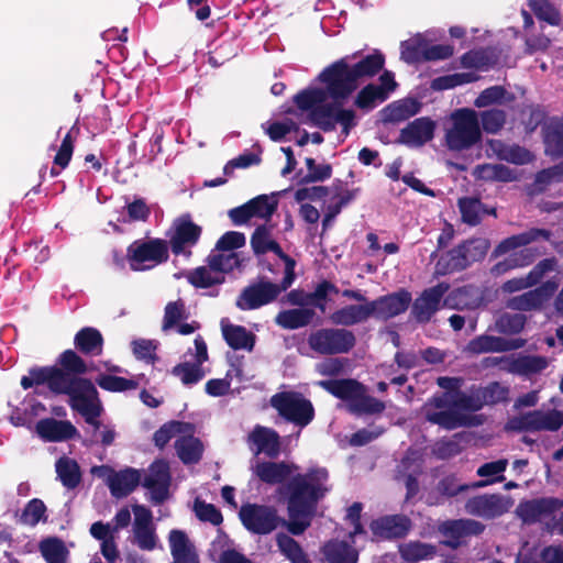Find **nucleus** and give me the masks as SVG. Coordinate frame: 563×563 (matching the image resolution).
<instances>
[{"instance_id":"f257e3e1","label":"nucleus","mask_w":563,"mask_h":563,"mask_svg":"<svg viewBox=\"0 0 563 563\" xmlns=\"http://www.w3.org/2000/svg\"><path fill=\"white\" fill-rule=\"evenodd\" d=\"M324 467L310 468L292 476L280 489L287 497L289 520L279 517L274 506L244 504L239 510L243 527L253 534L266 536L284 527L292 536H301L311 525L317 505L330 490Z\"/></svg>"},{"instance_id":"f03ea898","label":"nucleus","mask_w":563,"mask_h":563,"mask_svg":"<svg viewBox=\"0 0 563 563\" xmlns=\"http://www.w3.org/2000/svg\"><path fill=\"white\" fill-rule=\"evenodd\" d=\"M384 64L385 57L379 52L366 55L355 64H350V57L345 56L325 67L318 79L327 86L332 100H346L358 88L360 81L377 75Z\"/></svg>"},{"instance_id":"7ed1b4c3","label":"nucleus","mask_w":563,"mask_h":563,"mask_svg":"<svg viewBox=\"0 0 563 563\" xmlns=\"http://www.w3.org/2000/svg\"><path fill=\"white\" fill-rule=\"evenodd\" d=\"M482 402L476 387L468 391L441 393L434 395L424 407L428 422L445 430H454L471 424L468 412L479 411Z\"/></svg>"},{"instance_id":"20e7f679","label":"nucleus","mask_w":563,"mask_h":563,"mask_svg":"<svg viewBox=\"0 0 563 563\" xmlns=\"http://www.w3.org/2000/svg\"><path fill=\"white\" fill-rule=\"evenodd\" d=\"M450 126L445 130V145L450 151L470 150L482 141L478 112L471 108H459L449 117Z\"/></svg>"},{"instance_id":"39448f33","label":"nucleus","mask_w":563,"mask_h":563,"mask_svg":"<svg viewBox=\"0 0 563 563\" xmlns=\"http://www.w3.org/2000/svg\"><path fill=\"white\" fill-rule=\"evenodd\" d=\"M271 406L287 422L299 427H307L314 418L312 402L297 391L277 393L271 398Z\"/></svg>"},{"instance_id":"423d86ee","label":"nucleus","mask_w":563,"mask_h":563,"mask_svg":"<svg viewBox=\"0 0 563 563\" xmlns=\"http://www.w3.org/2000/svg\"><path fill=\"white\" fill-rule=\"evenodd\" d=\"M332 103H322L309 113L311 122L324 132L342 126V134L346 137L353 126L356 125L354 110L342 107L344 100H332Z\"/></svg>"},{"instance_id":"0eeeda50","label":"nucleus","mask_w":563,"mask_h":563,"mask_svg":"<svg viewBox=\"0 0 563 563\" xmlns=\"http://www.w3.org/2000/svg\"><path fill=\"white\" fill-rule=\"evenodd\" d=\"M126 257L133 271L152 269L167 261L168 245L166 241L161 239L137 240L128 247Z\"/></svg>"},{"instance_id":"6e6552de","label":"nucleus","mask_w":563,"mask_h":563,"mask_svg":"<svg viewBox=\"0 0 563 563\" xmlns=\"http://www.w3.org/2000/svg\"><path fill=\"white\" fill-rule=\"evenodd\" d=\"M355 342L352 331L338 328L320 329L308 338L310 349L322 355L347 353L354 347Z\"/></svg>"},{"instance_id":"1a4fd4ad","label":"nucleus","mask_w":563,"mask_h":563,"mask_svg":"<svg viewBox=\"0 0 563 563\" xmlns=\"http://www.w3.org/2000/svg\"><path fill=\"white\" fill-rule=\"evenodd\" d=\"M194 345L195 351L189 349L184 355L185 361L172 369V374L178 377L185 386L196 385L206 376L202 364L208 361L207 344L201 335H197Z\"/></svg>"},{"instance_id":"9d476101","label":"nucleus","mask_w":563,"mask_h":563,"mask_svg":"<svg viewBox=\"0 0 563 563\" xmlns=\"http://www.w3.org/2000/svg\"><path fill=\"white\" fill-rule=\"evenodd\" d=\"M563 426V413L555 409L532 410L507 422L506 429L517 432L556 431Z\"/></svg>"},{"instance_id":"9b49d317","label":"nucleus","mask_w":563,"mask_h":563,"mask_svg":"<svg viewBox=\"0 0 563 563\" xmlns=\"http://www.w3.org/2000/svg\"><path fill=\"white\" fill-rule=\"evenodd\" d=\"M67 396L70 408L78 412L85 421H91L93 417L101 416L103 407L95 385L89 379H77Z\"/></svg>"},{"instance_id":"f8f14e48","label":"nucleus","mask_w":563,"mask_h":563,"mask_svg":"<svg viewBox=\"0 0 563 563\" xmlns=\"http://www.w3.org/2000/svg\"><path fill=\"white\" fill-rule=\"evenodd\" d=\"M284 280L275 284L269 280H258L245 287L238 296L235 306L242 311L255 310L273 302L283 291Z\"/></svg>"},{"instance_id":"ddd939ff","label":"nucleus","mask_w":563,"mask_h":563,"mask_svg":"<svg viewBox=\"0 0 563 563\" xmlns=\"http://www.w3.org/2000/svg\"><path fill=\"white\" fill-rule=\"evenodd\" d=\"M202 229L194 223L190 216H181L174 221L173 232L169 235V246L175 255L189 257L191 249L198 243Z\"/></svg>"},{"instance_id":"4468645a","label":"nucleus","mask_w":563,"mask_h":563,"mask_svg":"<svg viewBox=\"0 0 563 563\" xmlns=\"http://www.w3.org/2000/svg\"><path fill=\"white\" fill-rule=\"evenodd\" d=\"M132 542L143 551H153L158 545V537L153 525L152 511L143 505L132 506Z\"/></svg>"},{"instance_id":"2eb2a0df","label":"nucleus","mask_w":563,"mask_h":563,"mask_svg":"<svg viewBox=\"0 0 563 563\" xmlns=\"http://www.w3.org/2000/svg\"><path fill=\"white\" fill-rule=\"evenodd\" d=\"M510 506L508 497L499 494H483L467 499L464 508L471 516L490 520L506 514Z\"/></svg>"},{"instance_id":"dca6fc26","label":"nucleus","mask_w":563,"mask_h":563,"mask_svg":"<svg viewBox=\"0 0 563 563\" xmlns=\"http://www.w3.org/2000/svg\"><path fill=\"white\" fill-rule=\"evenodd\" d=\"M169 465L163 460L155 461L148 468L143 486L148 490V499L154 505L163 504L169 495Z\"/></svg>"},{"instance_id":"f3484780","label":"nucleus","mask_w":563,"mask_h":563,"mask_svg":"<svg viewBox=\"0 0 563 563\" xmlns=\"http://www.w3.org/2000/svg\"><path fill=\"white\" fill-rule=\"evenodd\" d=\"M446 283H439L435 286L427 288L416 298L412 303L411 314L419 323L430 321L432 316L440 309L441 300L449 290Z\"/></svg>"},{"instance_id":"a211bd4d","label":"nucleus","mask_w":563,"mask_h":563,"mask_svg":"<svg viewBox=\"0 0 563 563\" xmlns=\"http://www.w3.org/2000/svg\"><path fill=\"white\" fill-rule=\"evenodd\" d=\"M556 290V284L545 282L541 286L514 296L507 300V308L516 311L539 310L547 303Z\"/></svg>"},{"instance_id":"6ab92c4d","label":"nucleus","mask_w":563,"mask_h":563,"mask_svg":"<svg viewBox=\"0 0 563 563\" xmlns=\"http://www.w3.org/2000/svg\"><path fill=\"white\" fill-rule=\"evenodd\" d=\"M523 339H505L490 334H482L472 339L465 346V352L473 355L485 353H503L523 347Z\"/></svg>"},{"instance_id":"aec40b11","label":"nucleus","mask_w":563,"mask_h":563,"mask_svg":"<svg viewBox=\"0 0 563 563\" xmlns=\"http://www.w3.org/2000/svg\"><path fill=\"white\" fill-rule=\"evenodd\" d=\"M484 530L485 526L474 519L448 520L439 527L440 533L446 538L443 543L452 549H457L464 538L479 536Z\"/></svg>"},{"instance_id":"412c9836","label":"nucleus","mask_w":563,"mask_h":563,"mask_svg":"<svg viewBox=\"0 0 563 563\" xmlns=\"http://www.w3.org/2000/svg\"><path fill=\"white\" fill-rule=\"evenodd\" d=\"M563 508V499L542 497L520 503L517 507L518 517L527 523H534Z\"/></svg>"},{"instance_id":"4be33fe9","label":"nucleus","mask_w":563,"mask_h":563,"mask_svg":"<svg viewBox=\"0 0 563 563\" xmlns=\"http://www.w3.org/2000/svg\"><path fill=\"white\" fill-rule=\"evenodd\" d=\"M411 300V294L406 289L382 296L372 300L374 317L383 320L397 317L408 309Z\"/></svg>"},{"instance_id":"5701e85b","label":"nucleus","mask_w":563,"mask_h":563,"mask_svg":"<svg viewBox=\"0 0 563 563\" xmlns=\"http://www.w3.org/2000/svg\"><path fill=\"white\" fill-rule=\"evenodd\" d=\"M435 123L426 117L418 118L400 131V142L409 147H420L431 141Z\"/></svg>"},{"instance_id":"b1692460","label":"nucleus","mask_w":563,"mask_h":563,"mask_svg":"<svg viewBox=\"0 0 563 563\" xmlns=\"http://www.w3.org/2000/svg\"><path fill=\"white\" fill-rule=\"evenodd\" d=\"M35 430L41 439L48 442L66 441L77 434V429L70 421L54 418L38 420Z\"/></svg>"},{"instance_id":"393cba45","label":"nucleus","mask_w":563,"mask_h":563,"mask_svg":"<svg viewBox=\"0 0 563 563\" xmlns=\"http://www.w3.org/2000/svg\"><path fill=\"white\" fill-rule=\"evenodd\" d=\"M551 236L552 232L550 230L532 228L528 231L511 235L500 241L499 244L495 247L493 255L498 257L539 240L549 241Z\"/></svg>"},{"instance_id":"a878e982","label":"nucleus","mask_w":563,"mask_h":563,"mask_svg":"<svg viewBox=\"0 0 563 563\" xmlns=\"http://www.w3.org/2000/svg\"><path fill=\"white\" fill-rule=\"evenodd\" d=\"M409 529L410 520L400 515L385 516L371 523L373 534L382 539L401 538Z\"/></svg>"},{"instance_id":"bb28decb","label":"nucleus","mask_w":563,"mask_h":563,"mask_svg":"<svg viewBox=\"0 0 563 563\" xmlns=\"http://www.w3.org/2000/svg\"><path fill=\"white\" fill-rule=\"evenodd\" d=\"M374 317L372 301L361 305L342 307L331 314V321L336 325L351 327L367 321Z\"/></svg>"},{"instance_id":"cd10ccee","label":"nucleus","mask_w":563,"mask_h":563,"mask_svg":"<svg viewBox=\"0 0 563 563\" xmlns=\"http://www.w3.org/2000/svg\"><path fill=\"white\" fill-rule=\"evenodd\" d=\"M141 475L135 468L126 467L109 478V490L114 498L129 496L140 484Z\"/></svg>"},{"instance_id":"c85d7f7f","label":"nucleus","mask_w":563,"mask_h":563,"mask_svg":"<svg viewBox=\"0 0 563 563\" xmlns=\"http://www.w3.org/2000/svg\"><path fill=\"white\" fill-rule=\"evenodd\" d=\"M471 263L467 255V246L460 244L440 256L435 265V272L439 275H446L460 272Z\"/></svg>"},{"instance_id":"c756f323","label":"nucleus","mask_w":563,"mask_h":563,"mask_svg":"<svg viewBox=\"0 0 563 563\" xmlns=\"http://www.w3.org/2000/svg\"><path fill=\"white\" fill-rule=\"evenodd\" d=\"M221 330L227 344L233 350H253L255 335L244 327L231 324L227 319H222Z\"/></svg>"},{"instance_id":"7c9ffc66","label":"nucleus","mask_w":563,"mask_h":563,"mask_svg":"<svg viewBox=\"0 0 563 563\" xmlns=\"http://www.w3.org/2000/svg\"><path fill=\"white\" fill-rule=\"evenodd\" d=\"M470 488H473L472 485L460 483L455 475H446L438 482L434 489L429 494L428 501L430 505H441L445 499L455 497Z\"/></svg>"},{"instance_id":"2f4dec72","label":"nucleus","mask_w":563,"mask_h":563,"mask_svg":"<svg viewBox=\"0 0 563 563\" xmlns=\"http://www.w3.org/2000/svg\"><path fill=\"white\" fill-rule=\"evenodd\" d=\"M457 206L463 223L471 227L479 224L485 214H492L496 217V209L487 208L478 198H460Z\"/></svg>"},{"instance_id":"473e14b6","label":"nucleus","mask_w":563,"mask_h":563,"mask_svg":"<svg viewBox=\"0 0 563 563\" xmlns=\"http://www.w3.org/2000/svg\"><path fill=\"white\" fill-rule=\"evenodd\" d=\"M168 539L174 563L199 562L198 555L184 531L174 529L169 532Z\"/></svg>"},{"instance_id":"72a5a7b5","label":"nucleus","mask_w":563,"mask_h":563,"mask_svg":"<svg viewBox=\"0 0 563 563\" xmlns=\"http://www.w3.org/2000/svg\"><path fill=\"white\" fill-rule=\"evenodd\" d=\"M319 385L334 397L352 404L360 391H363V384L355 379H330L321 380Z\"/></svg>"},{"instance_id":"f704fd0d","label":"nucleus","mask_w":563,"mask_h":563,"mask_svg":"<svg viewBox=\"0 0 563 563\" xmlns=\"http://www.w3.org/2000/svg\"><path fill=\"white\" fill-rule=\"evenodd\" d=\"M314 314L310 308L282 310L275 317V323L286 330H296L309 325Z\"/></svg>"},{"instance_id":"c9c22d12","label":"nucleus","mask_w":563,"mask_h":563,"mask_svg":"<svg viewBox=\"0 0 563 563\" xmlns=\"http://www.w3.org/2000/svg\"><path fill=\"white\" fill-rule=\"evenodd\" d=\"M250 440L256 446L257 453H265L271 457L279 453V435L273 429L258 426L250 434Z\"/></svg>"},{"instance_id":"e433bc0d","label":"nucleus","mask_w":563,"mask_h":563,"mask_svg":"<svg viewBox=\"0 0 563 563\" xmlns=\"http://www.w3.org/2000/svg\"><path fill=\"white\" fill-rule=\"evenodd\" d=\"M490 150L500 159L516 165H523L531 161V153L519 145H509L500 140L489 142Z\"/></svg>"},{"instance_id":"4c0bfd02","label":"nucleus","mask_w":563,"mask_h":563,"mask_svg":"<svg viewBox=\"0 0 563 563\" xmlns=\"http://www.w3.org/2000/svg\"><path fill=\"white\" fill-rule=\"evenodd\" d=\"M42 371L43 385H47V387L55 394L68 395L78 379L57 367H42Z\"/></svg>"},{"instance_id":"58836bf2","label":"nucleus","mask_w":563,"mask_h":563,"mask_svg":"<svg viewBox=\"0 0 563 563\" xmlns=\"http://www.w3.org/2000/svg\"><path fill=\"white\" fill-rule=\"evenodd\" d=\"M545 154L552 158L563 156V118L551 120L543 132Z\"/></svg>"},{"instance_id":"ea45409f","label":"nucleus","mask_w":563,"mask_h":563,"mask_svg":"<svg viewBox=\"0 0 563 563\" xmlns=\"http://www.w3.org/2000/svg\"><path fill=\"white\" fill-rule=\"evenodd\" d=\"M74 344L84 354L100 355L102 353L103 338L97 329L86 327L76 333Z\"/></svg>"},{"instance_id":"a19ab883","label":"nucleus","mask_w":563,"mask_h":563,"mask_svg":"<svg viewBox=\"0 0 563 563\" xmlns=\"http://www.w3.org/2000/svg\"><path fill=\"white\" fill-rule=\"evenodd\" d=\"M548 366V360L540 355H519L509 361L508 371L512 374L529 376L541 373Z\"/></svg>"},{"instance_id":"79ce46f5","label":"nucleus","mask_w":563,"mask_h":563,"mask_svg":"<svg viewBox=\"0 0 563 563\" xmlns=\"http://www.w3.org/2000/svg\"><path fill=\"white\" fill-rule=\"evenodd\" d=\"M292 467L285 462H263L255 466L256 476L267 484H280L291 474Z\"/></svg>"},{"instance_id":"37998d69","label":"nucleus","mask_w":563,"mask_h":563,"mask_svg":"<svg viewBox=\"0 0 563 563\" xmlns=\"http://www.w3.org/2000/svg\"><path fill=\"white\" fill-rule=\"evenodd\" d=\"M175 450L184 464L197 463L202 455V444L194 433L181 434L175 441Z\"/></svg>"},{"instance_id":"c03bdc74","label":"nucleus","mask_w":563,"mask_h":563,"mask_svg":"<svg viewBox=\"0 0 563 563\" xmlns=\"http://www.w3.org/2000/svg\"><path fill=\"white\" fill-rule=\"evenodd\" d=\"M57 478L67 489H75L81 482L79 464L71 457L62 456L55 463Z\"/></svg>"},{"instance_id":"a18cd8bd","label":"nucleus","mask_w":563,"mask_h":563,"mask_svg":"<svg viewBox=\"0 0 563 563\" xmlns=\"http://www.w3.org/2000/svg\"><path fill=\"white\" fill-rule=\"evenodd\" d=\"M328 563H356L357 552L345 541L331 540L322 549Z\"/></svg>"},{"instance_id":"49530a36","label":"nucleus","mask_w":563,"mask_h":563,"mask_svg":"<svg viewBox=\"0 0 563 563\" xmlns=\"http://www.w3.org/2000/svg\"><path fill=\"white\" fill-rule=\"evenodd\" d=\"M420 108L421 104L416 99L406 98L398 100L385 108V119L390 122H401L416 115Z\"/></svg>"},{"instance_id":"de8ad7c7","label":"nucleus","mask_w":563,"mask_h":563,"mask_svg":"<svg viewBox=\"0 0 563 563\" xmlns=\"http://www.w3.org/2000/svg\"><path fill=\"white\" fill-rule=\"evenodd\" d=\"M187 279L196 288H208L224 283L225 277L212 266V263H208L207 266H200L190 271Z\"/></svg>"},{"instance_id":"09e8293b","label":"nucleus","mask_w":563,"mask_h":563,"mask_svg":"<svg viewBox=\"0 0 563 563\" xmlns=\"http://www.w3.org/2000/svg\"><path fill=\"white\" fill-rule=\"evenodd\" d=\"M507 465L508 461L506 459L484 463L477 468L476 474L485 479L472 484V487L482 488L494 483L503 482L505 479L503 473L506 471Z\"/></svg>"},{"instance_id":"8fccbe9b","label":"nucleus","mask_w":563,"mask_h":563,"mask_svg":"<svg viewBox=\"0 0 563 563\" xmlns=\"http://www.w3.org/2000/svg\"><path fill=\"white\" fill-rule=\"evenodd\" d=\"M195 427L189 422L169 421L163 424L153 437L154 443L158 448H164L174 437L194 433Z\"/></svg>"},{"instance_id":"3c124183","label":"nucleus","mask_w":563,"mask_h":563,"mask_svg":"<svg viewBox=\"0 0 563 563\" xmlns=\"http://www.w3.org/2000/svg\"><path fill=\"white\" fill-rule=\"evenodd\" d=\"M399 553L406 562L416 563L432 559L437 553V548L429 543L410 541L400 545Z\"/></svg>"},{"instance_id":"603ef678","label":"nucleus","mask_w":563,"mask_h":563,"mask_svg":"<svg viewBox=\"0 0 563 563\" xmlns=\"http://www.w3.org/2000/svg\"><path fill=\"white\" fill-rule=\"evenodd\" d=\"M40 552L46 563H67L69 551L63 540L47 538L41 541Z\"/></svg>"},{"instance_id":"864d4df0","label":"nucleus","mask_w":563,"mask_h":563,"mask_svg":"<svg viewBox=\"0 0 563 563\" xmlns=\"http://www.w3.org/2000/svg\"><path fill=\"white\" fill-rule=\"evenodd\" d=\"M527 322V318L521 313H508L500 314L493 327H489V331H495L506 335H515L520 333Z\"/></svg>"},{"instance_id":"5fc2aeb1","label":"nucleus","mask_w":563,"mask_h":563,"mask_svg":"<svg viewBox=\"0 0 563 563\" xmlns=\"http://www.w3.org/2000/svg\"><path fill=\"white\" fill-rule=\"evenodd\" d=\"M276 544L280 553L291 563H310L300 544L286 533L276 536Z\"/></svg>"},{"instance_id":"6e6d98bb","label":"nucleus","mask_w":563,"mask_h":563,"mask_svg":"<svg viewBox=\"0 0 563 563\" xmlns=\"http://www.w3.org/2000/svg\"><path fill=\"white\" fill-rule=\"evenodd\" d=\"M426 42L424 37L420 34L402 41L400 44V58L410 65L423 62Z\"/></svg>"},{"instance_id":"4d7b16f0","label":"nucleus","mask_w":563,"mask_h":563,"mask_svg":"<svg viewBox=\"0 0 563 563\" xmlns=\"http://www.w3.org/2000/svg\"><path fill=\"white\" fill-rule=\"evenodd\" d=\"M327 97L330 98L327 86L324 85V89L321 88H307L298 92L294 97V102L296 106L302 111H312L318 106H321Z\"/></svg>"},{"instance_id":"13d9d810","label":"nucleus","mask_w":563,"mask_h":563,"mask_svg":"<svg viewBox=\"0 0 563 563\" xmlns=\"http://www.w3.org/2000/svg\"><path fill=\"white\" fill-rule=\"evenodd\" d=\"M386 101V95L377 89L376 84L363 87L354 99V106L361 110L369 111Z\"/></svg>"},{"instance_id":"bf43d9fd","label":"nucleus","mask_w":563,"mask_h":563,"mask_svg":"<svg viewBox=\"0 0 563 563\" xmlns=\"http://www.w3.org/2000/svg\"><path fill=\"white\" fill-rule=\"evenodd\" d=\"M242 262L243 260L236 252H217L213 250L207 257V263H212V266L223 276L225 273L240 268Z\"/></svg>"},{"instance_id":"052dcab7","label":"nucleus","mask_w":563,"mask_h":563,"mask_svg":"<svg viewBox=\"0 0 563 563\" xmlns=\"http://www.w3.org/2000/svg\"><path fill=\"white\" fill-rule=\"evenodd\" d=\"M351 412L356 415L364 413H379L385 410V404L373 396L366 394V389L363 386V391L356 396L352 404H349Z\"/></svg>"},{"instance_id":"680f3d73","label":"nucleus","mask_w":563,"mask_h":563,"mask_svg":"<svg viewBox=\"0 0 563 563\" xmlns=\"http://www.w3.org/2000/svg\"><path fill=\"white\" fill-rule=\"evenodd\" d=\"M482 402L484 406L496 405L506 401L509 395L508 387L501 385L498 382L489 383L484 387H476Z\"/></svg>"},{"instance_id":"e2e57ef3","label":"nucleus","mask_w":563,"mask_h":563,"mask_svg":"<svg viewBox=\"0 0 563 563\" xmlns=\"http://www.w3.org/2000/svg\"><path fill=\"white\" fill-rule=\"evenodd\" d=\"M479 124L488 134H497L505 125L507 114L504 110L493 108L478 113Z\"/></svg>"},{"instance_id":"0e129e2a","label":"nucleus","mask_w":563,"mask_h":563,"mask_svg":"<svg viewBox=\"0 0 563 563\" xmlns=\"http://www.w3.org/2000/svg\"><path fill=\"white\" fill-rule=\"evenodd\" d=\"M97 385L108 391L121 393L137 388V382L110 374H100L96 378Z\"/></svg>"},{"instance_id":"69168bd1","label":"nucleus","mask_w":563,"mask_h":563,"mask_svg":"<svg viewBox=\"0 0 563 563\" xmlns=\"http://www.w3.org/2000/svg\"><path fill=\"white\" fill-rule=\"evenodd\" d=\"M158 342L150 339H134L131 342V349L134 357L146 364H154L156 361V350Z\"/></svg>"},{"instance_id":"338daca9","label":"nucleus","mask_w":563,"mask_h":563,"mask_svg":"<svg viewBox=\"0 0 563 563\" xmlns=\"http://www.w3.org/2000/svg\"><path fill=\"white\" fill-rule=\"evenodd\" d=\"M530 263V255L527 253V251H521L520 253H514L504 261L496 263L492 267L490 273L494 276H500L510 269L523 267L526 265H529Z\"/></svg>"},{"instance_id":"774afa93","label":"nucleus","mask_w":563,"mask_h":563,"mask_svg":"<svg viewBox=\"0 0 563 563\" xmlns=\"http://www.w3.org/2000/svg\"><path fill=\"white\" fill-rule=\"evenodd\" d=\"M508 95L503 86H492L484 89L475 99L474 106L476 108H486L493 104H500Z\"/></svg>"}]
</instances>
